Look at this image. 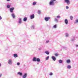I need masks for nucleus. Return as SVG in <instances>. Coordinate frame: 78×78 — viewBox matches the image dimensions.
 <instances>
[{
    "mask_svg": "<svg viewBox=\"0 0 78 78\" xmlns=\"http://www.w3.org/2000/svg\"><path fill=\"white\" fill-rule=\"evenodd\" d=\"M59 63H61L62 62V60H59Z\"/></svg>",
    "mask_w": 78,
    "mask_h": 78,
    "instance_id": "obj_18",
    "label": "nucleus"
},
{
    "mask_svg": "<svg viewBox=\"0 0 78 78\" xmlns=\"http://www.w3.org/2000/svg\"><path fill=\"white\" fill-rule=\"evenodd\" d=\"M12 16L13 17L14 19L15 18V15H14V13H12Z\"/></svg>",
    "mask_w": 78,
    "mask_h": 78,
    "instance_id": "obj_13",
    "label": "nucleus"
},
{
    "mask_svg": "<svg viewBox=\"0 0 78 78\" xmlns=\"http://www.w3.org/2000/svg\"><path fill=\"white\" fill-rule=\"evenodd\" d=\"M36 61H37V62H40L41 60H40V59L39 58H37L36 59Z\"/></svg>",
    "mask_w": 78,
    "mask_h": 78,
    "instance_id": "obj_11",
    "label": "nucleus"
},
{
    "mask_svg": "<svg viewBox=\"0 0 78 78\" xmlns=\"http://www.w3.org/2000/svg\"><path fill=\"white\" fill-rule=\"evenodd\" d=\"M27 73H25L23 76V78H26V77H27Z\"/></svg>",
    "mask_w": 78,
    "mask_h": 78,
    "instance_id": "obj_9",
    "label": "nucleus"
},
{
    "mask_svg": "<svg viewBox=\"0 0 78 78\" xmlns=\"http://www.w3.org/2000/svg\"><path fill=\"white\" fill-rule=\"evenodd\" d=\"M66 9H69V6H66Z\"/></svg>",
    "mask_w": 78,
    "mask_h": 78,
    "instance_id": "obj_34",
    "label": "nucleus"
},
{
    "mask_svg": "<svg viewBox=\"0 0 78 78\" xmlns=\"http://www.w3.org/2000/svg\"><path fill=\"white\" fill-rule=\"evenodd\" d=\"M2 19V16H0V20H1Z\"/></svg>",
    "mask_w": 78,
    "mask_h": 78,
    "instance_id": "obj_35",
    "label": "nucleus"
},
{
    "mask_svg": "<svg viewBox=\"0 0 78 78\" xmlns=\"http://www.w3.org/2000/svg\"><path fill=\"white\" fill-rule=\"evenodd\" d=\"M30 17L31 19H34V14H33L32 15H30Z\"/></svg>",
    "mask_w": 78,
    "mask_h": 78,
    "instance_id": "obj_5",
    "label": "nucleus"
},
{
    "mask_svg": "<svg viewBox=\"0 0 78 78\" xmlns=\"http://www.w3.org/2000/svg\"><path fill=\"white\" fill-rule=\"evenodd\" d=\"M7 2H9V1H10V0H6Z\"/></svg>",
    "mask_w": 78,
    "mask_h": 78,
    "instance_id": "obj_39",
    "label": "nucleus"
},
{
    "mask_svg": "<svg viewBox=\"0 0 78 78\" xmlns=\"http://www.w3.org/2000/svg\"><path fill=\"white\" fill-rule=\"evenodd\" d=\"M53 75V73H50V75Z\"/></svg>",
    "mask_w": 78,
    "mask_h": 78,
    "instance_id": "obj_28",
    "label": "nucleus"
},
{
    "mask_svg": "<svg viewBox=\"0 0 78 78\" xmlns=\"http://www.w3.org/2000/svg\"><path fill=\"white\" fill-rule=\"evenodd\" d=\"M18 75H21V76H22V73L20 72H19L18 73Z\"/></svg>",
    "mask_w": 78,
    "mask_h": 78,
    "instance_id": "obj_17",
    "label": "nucleus"
},
{
    "mask_svg": "<svg viewBox=\"0 0 78 78\" xmlns=\"http://www.w3.org/2000/svg\"><path fill=\"white\" fill-rule=\"evenodd\" d=\"M17 65H18V66H19L20 65V63L19 62L17 63Z\"/></svg>",
    "mask_w": 78,
    "mask_h": 78,
    "instance_id": "obj_32",
    "label": "nucleus"
},
{
    "mask_svg": "<svg viewBox=\"0 0 78 78\" xmlns=\"http://www.w3.org/2000/svg\"><path fill=\"white\" fill-rule=\"evenodd\" d=\"M36 57H34V58L33 59V61H36Z\"/></svg>",
    "mask_w": 78,
    "mask_h": 78,
    "instance_id": "obj_16",
    "label": "nucleus"
},
{
    "mask_svg": "<svg viewBox=\"0 0 78 78\" xmlns=\"http://www.w3.org/2000/svg\"><path fill=\"white\" fill-rule=\"evenodd\" d=\"M8 63L9 64H12V60L11 59H9V60Z\"/></svg>",
    "mask_w": 78,
    "mask_h": 78,
    "instance_id": "obj_7",
    "label": "nucleus"
},
{
    "mask_svg": "<svg viewBox=\"0 0 78 78\" xmlns=\"http://www.w3.org/2000/svg\"><path fill=\"white\" fill-rule=\"evenodd\" d=\"M49 5H55L54 1H52V0H51V1L49 3Z\"/></svg>",
    "mask_w": 78,
    "mask_h": 78,
    "instance_id": "obj_2",
    "label": "nucleus"
},
{
    "mask_svg": "<svg viewBox=\"0 0 78 78\" xmlns=\"http://www.w3.org/2000/svg\"><path fill=\"white\" fill-rule=\"evenodd\" d=\"M73 16H70V19L71 20H73Z\"/></svg>",
    "mask_w": 78,
    "mask_h": 78,
    "instance_id": "obj_24",
    "label": "nucleus"
},
{
    "mask_svg": "<svg viewBox=\"0 0 78 78\" xmlns=\"http://www.w3.org/2000/svg\"><path fill=\"white\" fill-rule=\"evenodd\" d=\"M78 23V19L76 20V23Z\"/></svg>",
    "mask_w": 78,
    "mask_h": 78,
    "instance_id": "obj_33",
    "label": "nucleus"
},
{
    "mask_svg": "<svg viewBox=\"0 0 78 78\" xmlns=\"http://www.w3.org/2000/svg\"><path fill=\"white\" fill-rule=\"evenodd\" d=\"M36 2H34L33 4V5H35L36 4Z\"/></svg>",
    "mask_w": 78,
    "mask_h": 78,
    "instance_id": "obj_20",
    "label": "nucleus"
},
{
    "mask_svg": "<svg viewBox=\"0 0 78 78\" xmlns=\"http://www.w3.org/2000/svg\"><path fill=\"white\" fill-rule=\"evenodd\" d=\"M49 58V56H48L46 58V60H47Z\"/></svg>",
    "mask_w": 78,
    "mask_h": 78,
    "instance_id": "obj_22",
    "label": "nucleus"
},
{
    "mask_svg": "<svg viewBox=\"0 0 78 78\" xmlns=\"http://www.w3.org/2000/svg\"><path fill=\"white\" fill-rule=\"evenodd\" d=\"M7 8H10V6L9 5H7Z\"/></svg>",
    "mask_w": 78,
    "mask_h": 78,
    "instance_id": "obj_26",
    "label": "nucleus"
},
{
    "mask_svg": "<svg viewBox=\"0 0 78 78\" xmlns=\"http://www.w3.org/2000/svg\"><path fill=\"white\" fill-rule=\"evenodd\" d=\"M78 45H76V47H78Z\"/></svg>",
    "mask_w": 78,
    "mask_h": 78,
    "instance_id": "obj_41",
    "label": "nucleus"
},
{
    "mask_svg": "<svg viewBox=\"0 0 78 78\" xmlns=\"http://www.w3.org/2000/svg\"><path fill=\"white\" fill-rule=\"evenodd\" d=\"M50 19V17H46L45 18V20L46 21H48V20Z\"/></svg>",
    "mask_w": 78,
    "mask_h": 78,
    "instance_id": "obj_4",
    "label": "nucleus"
},
{
    "mask_svg": "<svg viewBox=\"0 0 78 78\" xmlns=\"http://www.w3.org/2000/svg\"><path fill=\"white\" fill-rule=\"evenodd\" d=\"M65 2L66 3L67 5H70V0H64Z\"/></svg>",
    "mask_w": 78,
    "mask_h": 78,
    "instance_id": "obj_1",
    "label": "nucleus"
},
{
    "mask_svg": "<svg viewBox=\"0 0 78 78\" xmlns=\"http://www.w3.org/2000/svg\"><path fill=\"white\" fill-rule=\"evenodd\" d=\"M49 42V41H46L47 43H48V42Z\"/></svg>",
    "mask_w": 78,
    "mask_h": 78,
    "instance_id": "obj_37",
    "label": "nucleus"
},
{
    "mask_svg": "<svg viewBox=\"0 0 78 78\" xmlns=\"http://www.w3.org/2000/svg\"><path fill=\"white\" fill-rule=\"evenodd\" d=\"M67 68L68 69H70V68H71V66L70 65H68L67 66Z\"/></svg>",
    "mask_w": 78,
    "mask_h": 78,
    "instance_id": "obj_19",
    "label": "nucleus"
},
{
    "mask_svg": "<svg viewBox=\"0 0 78 78\" xmlns=\"http://www.w3.org/2000/svg\"><path fill=\"white\" fill-rule=\"evenodd\" d=\"M65 22L66 24V25H67V24H68V20H67V19H66L65 20Z\"/></svg>",
    "mask_w": 78,
    "mask_h": 78,
    "instance_id": "obj_6",
    "label": "nucleus"
},
{
    "mask_svg": "<svg viewBox=\"0 0 78 78\" xmlns=\"http://www.w3.org/2000/svg\"><path fill=\"white\" fill-rule=\"evenodd\" d=\"M14 8L12 7V8H11L10 9V12H13V11H14Z\"/></svg>",
    "mask_w": 78,
    "mask_h": 78,
    "instance_id": "obj_3",
    "label": "nucleus"
},
{
    "mask_svg": "<svg viewBox=\"0 0 78 78\" xmlns=\"http://www.w3.org/2000/svg\"><path fill=\"white\" fill-rule=\"evenodd\" d=\"M21 22H22V20L21 19V18H20L19 19V23H21Z\"/></svg>",
    "mask_w": 78,
    "mask_h": 78,
    "instance_id": "obj_15",
    "label": "nucleus"
},
{
    "mask_svg": "<svg viewBox=\"0 0 78 78\" xmlns=\"http://www.w3.org/2000/svg\"><path fill=\"white\" fill-rule=\"evenodd\" d=\"M2 74H0V77H1L2 76Z\"/></svg>",
    "mask_w": 78,
    "mask_h": 78,
    "instance_id": "obj_36",
    "label": "nucleus"
},
{
    "mask_svg": "<svg viewBox=\"0 0 78 78\" xmlns=\"http://www.w3.org/2000/svg\"><path fill=\"white\" fill-rule=\"evenodd\" d=\"M55 21L56 22H58V20H57V19H55Z\"/></svg>",
    "mask_w": 78,
    "mask_h": 78,
    "instance_id": "obj_30",
    "label": "nucleus"
},
{
    "mask_svg": "<svg viewBox=\"0 0 78 78\" xmlns=\"http://www.w3.org/2000/svg\"><path fill=\"white\" fill-rule=\"evenodd\" d=\"M52 58L53 61H55L56 60V58L53 56L52 57Z\"/></svg>",
    "mask_w": 78,
    "mask_h": 78,
    "instance_id": "obj_10",
    "label": "nucleus"
},
{
    "mask_svg": "<svg viewBox=\"0 0 78 78\" xmlns=\"http://www.w3.org/2000/svg\"><path fill=\"white\" fill-rule=\"evenodd\" d=\"M53 27L54 28H56V25H55L53 26Z\"/></svg>",
    "mask_w": 78,
    "mask_h": 78,
    "instance_id": "obj_25",
    "label": "nucleus"
},
{
    "mask_svg": "<svg viewBox=\"0 0 78 78\" xmlns=\"http://www.w3.org/2000/svg\"><path fill=\"white\" fill-rule=\"evenodd\" d=\"M66 37H68V36H69V35H68V34H66Z\"/></svg>",
    "mask_w": 78,
    "mask_h": 78,
    "instance_id": "obj_31",
    "label": "nucleus"
},
{
    "mask_svg": "<svg viewBox=\"0 0 78 78\" xmlns=\"http://www.w3.org/2000/svg\"><path fill=\"white\" fill-rule=\"evenodd\" d=\"M66 62L67 63H70V60H69V59L67 60L66 61Z\"/></svg>",
    "mask_w": 78,
    "mask_h": 78,
    "instance_id": "obj_14",
    "label": "nucleus"
},
{
    "mask_svg": "<svg viewBox=\"0 0 78 78\" xmlns=\"http://www.w3.org/2000/svg\"><path fill=\"white\" fill-rule=\"evenodd\" d=\"M1 66V63H0V67Z\"/></svg>",
    "mask_w": 78,
    "mask_h": 78,
    "instance_id": "obj_40",
    "label": "nucleus"
},
{
    "mask_svg": "<svg viewBox=\"0 0 78 78\" xmlns=\"http://www.w3.org/2000/svg\"><path fill=\"white\" fill-rule=\"evenodd\" d=\"M52 1H55H55H56V0H51Z\"/></svg>",
    "mask_w": 78,
    "mask_h": 78,
    "instance_id": "obj_38",
    "label": "nucleus"
},
{
    "mask_svg": "<svg viewBox=\"0 0 78 78\" xmlns=\"http://www.w3.org/2000/svg\"><path fill=\"white\" fill-rule=\"evenodd\" d=\"M13 56L14 58H17L18 57V55H17V54H13Z\"/></svg>",
    "mask_w": 78,
    "mask_h": 78,
    "instance_id": "obj_8",
    "label": "nucleus"
},
{
    "mask_svg": "<svg viewBox=\"0 0 78 78\" xmlns=\"http://www.w3.org/2000/svg\"><path fill=\"white\" fill-rule=\"evenodd\" d=\"M57 18H60V17H61V16H57Z\"/></svg>",
    "mask_w": 78,
    "mask_h": 78,
    "instance_id": "obj_27",
    "label": "nucleus"
},
{
    "mask_svg": "<svg viewBox=\"0 0 78 78\" xmlns=\"http://www.w3.org/2000/svg\"><path fill=\"white\" fill-rule=\"evenodd\" d=\"M38 14H40L41 13V11L40 10H39L38 11Z\"/></svg>",
    "mask_w": 78,
    "mask_h": 78,
    "instance_id": "obj_29",
    "label": "nucleus"
},
{
    "mask_svg": "<svg viewBox=\"0 0 78 78\" xmlns=\"http://www.w3.org/2000/svg\"><path fill=\"white\" fill-rule=\"evenodd\" d=\"M58 53H55V56H58Z\"/></svg>",
    "mask_w": 78,
    "mask_h": 78,
    "instance_id": "obj_23",
    "label": "nucleus"
},
{
    "mask_svg": "<svg viewBox=\"0 0 78 78\" xmlns=\"http://www.w3.org/2000/svg\"><path fill=\"white\" fill-rule=\"evenodd\" d=\"M27 17H24L23 19V21H24V22L27 21Z\"/></svg>",
    "mask_w": 78,
    "mask_h": 78,
    "instance_id": "obj_12",
    "label": "nucleus"
},
{
    "mask_svg": "<svg viewBox=\"0 0 78 78\" xmlns=\"http://www.w3.org/2000/svg\"><path fill=\"white\" fill-rule=\"evenodd\" d=\"M45 53L47 54V55H49V52L48 51H46Z\"/></svg>",
    "mask_w": 78,
    "mask_h": 78,
    "instance_id": "obj_21",
    "label": "nucleus"
}]
</instances>
